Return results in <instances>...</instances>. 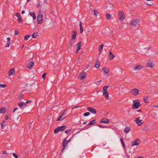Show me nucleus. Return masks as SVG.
I'll return each instance as SVG.
<instances>
[{
    "label": "nucleus",
    "mask_w": 158,
    "mask_h": 158,
    "mask_svg": "<svg viewBox=\"0 0 158 158\" xmlns=\"http://www.w3.org/2000/svg\"><path fill=\"white\" fill-rule=\"evenodd\" d=\"M141 106L140 101L139 100L133 101V104L132 105L133 109H138L139 107H140Z\"/></svg>",
    "instance_id": "obj_1"
},
{
    "label": "nucleus",
    "mask_w": 158,
    "mask_h": 158,
    "mask_svg": "<svg viewBox=\"0 0 158 158\" xmlns=\"http://www.w3.org/2000/svg\"><path fill=\"white\" fill-rule=\"evenodd\" d=\"M139 22L140 20L139 19H132L130 21V25L135 27H137Z\"/></svg>",
    "instance_id": "obj_2"
},
{
    "label": "nucleus",
    "mask_w": 158,
    "mask_h": 158,
    "mask_svg": "<svg viewBox=\"0 0 158 158\" xmlns=\"http://www.w3.org/2000/svg\"><path fill=\"white\" fill-rule=\"evenodd\" d=\"M108 87L109 86H105L103 87V88L102 92L103 95L107 99H108L109 97V93L107 91V89Z\"/></svg>",
    "instance_id": "obj_3"
},
{
    "label": "nucleus",
    "mask_w": 158,
    "mask_h": 158,
    "mask_svg": "<svg viewBox=\"0 0 158 158\" xmlns=\"http://www.w3.org/2000/svg\"><path fill=\"white\" fill-rule=\"evenodd\" d=\"M66 127L67 126L65 125L58 127L54 130V132L57 133L60 131H63L66 129Z\"/></svg>",
    "instance_id": "obj_4"
},
{
    "label": "nucleus",
    "mask_w": 158,
    "mask_h": 158,
    "mask_svg": "<svg viewBox=\"0 0 158 158\" xmlns=\"http://www.w3.org/2000/svg\"><path fill=\"white\" fill-rule=\"evenodd\" d=\"M130 92L133 96H136L139 94V90L137 89H134L131 90Z\"/></svg>",
    "instance_id": "obj_5"
},
{
    "label": "nucleus",
    "mask_w": 158,
    "mask_h": 158,
    "mask_svg": "<svg viewBox=\"0 0 158 158\" xmlns=\"http://www.w3.org/2000/svg\"><path fill=\"white\" fill-rule=\"evenodd\" d=\"M135 122L138 126H141L143 123V122L142 120L140 119L139 117L136 118H135Z\"/></svg>",
    "instance_id": "obj_6"
},
{
    "label": "nucleus",
    "mask_w": 158,
    "mask_h": 158,
    "mask_svg": "<svg viewBox=\"0 0 158 158\" xmlns=\"http://www.w3.org/2000/svg\"><path fill=\"white\" fill-rule=\"evenodd\" d=\"M119 19L120 21L123 20L125 19V15L123 12L120 11L118 12Z\"/></svg>",
    "instance_id": "obj_7"
},
{
    "label": "nucleus",
    "mask_w": 158,
    "mask_h": 158,
    "mask_svg": "<svg viewBox=\"0 0 158 158\" xmlns=\"http://www.w3.org/2000/svg\"><path fill=\"white\" fill-rule=\"evenodd\" d=\"M43 19V15L42 14H39L37 17V23L38 24L41 23V21Z\"/></svg>",
    "instance_id": "obj_8"
},
{
    "label": "nucleus",
    "mask_w": 158,
    "mask_h": 158,
    "mask_svg": "<svg viewBox=\"0 0 158 158\" xmlns=\"http://www.w3.org/2000/svg\"><path fill=\"white\" fill-rule=\"evenodd\" d=\"M86 77V73L84 71H83L80 74L79 76V78L82 80L84 79H85Z\"/></svg>",
    "instance_id": "obj_9"
},
{
    "label": "nucleus",
    "mask_w": 158,
    "mask_h": 158,
    "mask_svg": "<svg viewBox=\"0 0 158 158\" xmlns=\"http://www.w3.org/2000/svg\"><path fill=\"white\" fill-rule=\"evenodd\" d=\"M140 143V140L138 139H137L133 141L132 142L131 146H138L139 145Z\"/></svg>",
    "instance_id": "obj_10"
},
{
    "label": "nucleus",
    "mask_w": 158,
    "mask_h": 158,
    "mask_svg": "<svg viewBox=\"0 0 158 158\" xmlns=\"http://www.w3.org/2000/svg\"><path fill=\"white\" fill-rule=\"evenodd\" d=\"M66 114L64 112L60 116L59 118L56 121H62L65 119L66 117Z\"/></svg>",
    "instance_id": "obj_11"
},
{
    "label": "nucleus",
    "mask_w": 158,
    "mask_h": 158,
    "mask_svg": "<svg viewBox=\"0 0 158 158\" xmlns=\"http://www.w3.org/2000/svg\"><path fill=\"white\" fill-rule=\"evenodd\" d=\"M155 65V64L153 62L151 61H148L147 64V67H149L151 68H152Z\"/></svg>",
    "instance_id": "obj_12"
},
{
    "label": "nucleus",
    "mask_w": 158,
    "mask_h": 158,
    "mask_svg": "<svg viewBox=\"0 0 158 158\" xmlns=\"http://www.w3.org/2000/svg\"><path fill=\"white\" fill-rule=\"evenodd\" d=\"M87 110L93 114H95L97 113V111L96 110L92 107H88L87 108Z\"/></svg>",
    "instance_id": "obj_13"
},
{
    "label": "nucleus",
    "mask_w": 158,
    "mask_h": 158,
    "mask_svg": "<svg viewBox=\"0 0 158 158\" xmlns=\"http://www.w3.org/2000/svg\"><path fill=\"white\" fill-rule=\"evenodd\" d=\"M143 67L142 66L140 65H138L133 67V69L136 71H139L141 70V69L143 68Z\"/></svg>",
    "instance_id": "obj_14"
},
{
    "label": "nucleus",
    "mask_w": 158,
    "mask_h": 158,
    "mask_svg": "<svg viewBox=\"0 0 158 158\" xmlns=\"http://www.w3.org/2000/svg\"><path fill=\"white\" fill-rule=\"evenodd\" d=\"M102 71L104 74H106L110 72V69L108 68L104 67L102 69Z\"/></svg>",
    "instance_id": "obj_15"
},
{
    "label": "nucleus",
    "mask_w": 158,
    "mask_h": 158,
    "mask_svg": "<svg viewBox=\"0 0 158 158\" xmlns=\"http://www.w3.org/2000/svg\"><path fill=\"white\" fill-rule=\"evenodd\" d=\"M100 122L102 123H105V124H108L110 122V121L108 119H107L106 118H102L101 120L100 121Z\"/></svg>",
    "instance_id": "obj_16"
},
{
    "label": "nucleus",
    "mask_w": 158,
    "mask_h": 158,
    "mask_svg": "<svg viewBox=\"0 0 158 158\" xmlns=\"http://www.w3.org/2000/svg\"><path fill=\"white\" fill-rule=\"evenodd\" d=\"M34 63L32 61H30L28 63V65L27 67L30 69H31L32 68V67L34 65Z\"/></svg>",
    "instance_id": "obj_17"
},
{
    "label": "nucleus",
    "mask_w": 158,
    "mask_h": 158,
    "mask_svg": "<svg viewBox=\"0 0 158 158\" xmlns=\"http://www.w3.org/2000/svg\"><path fill=\"white\" fill-rule=\"evenodd\" d=\"M18 106L22 109H24L27 106V105L24 103L19 102Z\"/></svg>",
    "instance_id": "obj_18"
},
{
    "label": "nucleus",
    "mask_w": 158,
    "mask_h": 158,
    "mask_svg": "<svg viewBox=\"0 0 158 158\" xmlns=\"http://www.w3.org/2000/svg\"><path fill=\"white\" fill-rule=\"evenodd\" d=\"M68 143V142H67L66 139H64L63 142V150L67 146Z\"/></svg>",
    "instance_id": "obj_19"
},
{
    "label": "nucleus",
    "mask_w": 158,
    "mask_h": 158,
    "mask_svg": "<svg viewBox=\"0 0 158 158\" xmlns=\"http://www.w3.org/2000/svg\"><path fill=\"white\" fill-rule=\"evenodd\" d=\"M15 70L14 69H11L8 72L9 76L13 75L15 74Z\"/></svg>",
    "instance_id": "obj_20"
},
{
    "label": "nucleus",
    "mask_w": 158,
    "mask_h": 158,
    "mask_svg": "<svg viewBox=\"0 0 158 158\" xmlns=\"http://www.w3.org/2000/svg\"><path fill=\"white\" fill-rule=\"evenodd\" d=\"M77 34V33L76 31H73V34L71 38V40L72 41H74L75 40L76 38V36Z\"/></svg>",
    "instance_id": "obj_21"
},
{
    "label": "nucleus",
    "mask_w": 158,
    "mask_h": 158,
    "mask_svg": "<svg viewBox=\"0 0 158 158\" xmlns=\"http://www.w3.org/2000/svg\"><path fill=\"white\" fill-rule=\"evenodd\" d=\"M15 16L18 18V21L19 22H23V20L22 19V18L20 15H19V13H16L15 14Z\"/></svg>",
    "instance_id": "obj_22"
},
{
    "label": "nucleus",
    "mask_w": 158,
    "mask_h": 158,
    "mask_svg": "<svg viewBox=\"0 0 158 158\" xmlns=\"http://www.w3.org/2000/svg\"><path fill=\"white\" fill-rule=\"evenodd\" d=\"M108 56L110 60L113 59L115 57V56L111 52H110L108 55Z\"/></svg>",
    "instance_id": "obj_23"
},
{
    "label": "nucleus",
    "mask_w": 158,
    "mask_h": 158,
    "mask_svg": "<svg viewBox=\"0 0 158 158\" xmlns=\"http://www.w3.org/2000/svg\"><path fill=\"white\" fill-rule=\"evenodd\" d=\"M30 15L33 17V20H35L36 18V16L35 15V12L33 11L31 12L30 13Z\"/></svg>",
    "instance_id": "obj_24"
},
{
    "label": "nucleus",
    "mask_w": 158,
    "mask_h": 158,
    "mask_svg": "<svg viewBox=\"0 0 158 158\" xmlns=\"http://www.w3.org/2000/svg\"><path fill=\"white\" fill-rule=\"evenodd\" d=\"M7 42L6 44V45L5 46L6 47H8L10 46V38H7Z\"/></svg>",
    "instance_id": "obj_25"
},
{
    "label": "nucleus",
    "mask_w": 158,
    "mask_h": 158,
    "mask_svg": "<svg viewBox=\"0 0 158 158\" xmlns=\"http://www.w3.org/2000/svg\"><path fill=\"white\" fill-rule=\"evenodd\" d=\"M100 65V62L98 60L95 63L94 66L96 68H99Z\"/></svg>",
    "instance_id": "obj_26"
},
{
    "label": "nucleus",
    "mask_w": 158,
    "mask_h": 158,
    "mask_svg": "<svg viewBox=\"0 0 158 158\" xmlns=\"http://www.w3.org/2000/svg\"><path fill=\"white\" fill-rule=\"evenodd\" d=\"M130 128L128 127H126L124 130V132L125 133H127L130 131Z\"/></svg>",
    "instance_id": "obj_27"
},
{
    "label": "nucleus",
    "mask_w": 158,
    "mask_h": 158,
    "mask_svg": "<svg viewBox=\"0 0 158 158\" xmlns=\"http://www.w3.org/2000/svg\"><path fill=\"white\" fill-rule=\"evenodd\" d=\"M6 110V109L4 107L1 108L0 109V113H4L5 112Z\"/></svg>",
    "instance_id": "obj_28"
},
{
    "label": "nucleus",
    "mask_w": 158,
    "mask_h": 158,
    "mask_svg": "<svg viewBox=\"0 0 158 158\" xmlns=\"http://www.w3.org/2000/svg\"><path fill=\"white\" fill-rule=\"evenodd\" d=\"M82 42H79L77 44V48L79 49H80L82 47L81 45Z\"/></svg>",
    "instance_id": "obj_29"
},
{
    "label": "nucleus",
    "mask_w": 158,
    "mask_h": 158,
    "mask_svg": "<svg viewBox=\"0 0 158 158\" xmlns=\"http://www.w3.org/2000/svg\"><path fill=\"white\" fill-rule=\"evenodd\" d=\"M80 32L81 33H82L83 32V29L82 27L81 22H80Z\"/></svg>",
    "instance_id": "obj_30"
},
{
    "label": "nucleus",
    "mask_w": 158,
    "mask_h": 158,
    "mask_svg": "<svg viewBox=\"0 0 158 158\" xmlns=\"http://www.w3.org/2000/svg\"><path fill=\"white\" fill-rule=\"evenodd\" d=\"M38 34L37 32L34 33L32 36L33 38H36L38 36Z\"/></svg>",
    "instance_id": "obj_31"
},
{
    "label": "nucleus",
    "mask_w": 158,
    "mask_h": 158,
    "mask_svg": "<svg viewBox=\"0 0 158 158\" xmlns=\"http://www.w3.org/2000/svg\"><path fill=\"white\" fill-rule=\"evenodd\" d=\"M30 37V35H25L24 36V40H28Z\"/></svg>",
    "instance_id": "obj_32"
},
{
    "label": "nucleus",
    "mask_w": 158,
    "mask_h": 158,
    "mask_svg": "<svg viewBox=\"0 0 158 158\" xmlns=\"http://www.w3.org/2000/svg\"><path fill=\"white\" fill-rule=\"evenodd\" d=\"M6 122L5 121H3L1 124V127L2 129H4L6 126Z\"/></svg>",
    "instance_id": "obj_33"
},
{
    "label": "nucleus",
    "mask_w": 158,
    "mask_h": 158,
    "mask_svg": "<svg viewBox=\"0 0 158 158\" xmlns=\"http://www.w3.org/2000/svg\"><path fill=\"white\" fill-rule=\"evenodd\" d=\"M96 121V120L95 119H94V120H93L92 121H91V122H90L89 123V124L88 125H91V124H93L94 123H95V121Z\"/></svg>",
    "instance_id": "obj_34"
},
{
    "label": "nucleus",
    "mask_w": 158,
    "mask_h": 158,
    "mask_svg": "<svg viewBox=\"0 0 158 158\" xmlns=\"http://www.w3.org/2000/svg\"><path fill=\"white\" fill-rule=\"evenodd\" d=\"M106 16L107 19H110L111 17V15L110 14H106Z\"/></svg>",
    "instance_id": "obj_35"
},
{
    "label": "nucleus",
    "mask_w": 158,
    "mask_h": 158,
    "mask_svg": "<svg viewBox=\"0 0 158 158\" xmlns=\"http://www.w3.org/2000/svg\"><path fill=\"white\" fill-rule=\"evenodd\" d=\"M103 47V44H101L99 47V51H100L102 50Z\"/></svg>",
    "instance_id": "obj_36"
},
{
    "label": "nucleus",
    "mask_w": 158,
    "mask_h": 158,
    "mask_svg": "<svg viewBox=\"0 0 158 158\" xmlns=\"http://www.w3.org/2000/svg\"><path fill=\"white\" fill-rule=\"evenodd\" d=\"M120 141L122 144V145H123V148H125V144H124V143L123 142V140L122 138H120Z\"/></svg>",
    "instance_id": "obj_37"
},
{
    "label": "nucleus",
    "mask_w": 158,
    "mask_h": 158,
    "mask_svg": "<svg viewBox=\"0 0 158 158\" xmlns=\"http://www.w3.org/2000/svg\"><path fill=\"white\" fill-rule=\"evenodd\" d=\"M148 97H146V98H144V99H143L144 101L146 103H147L148 102Z\"/></svg>",
    "instance_id": "obj_38"
},
{
    "label": "nucleus",
    "mask_w": 158,
    "mask_h": 158,
    "mask_svg": "<svg viewBox=\"0 0 158 158\" xmlns=\"http://www.w3.org/2000/svg\"><path fill=\"white\" fill-rule=\"evenodd\" d=\"M23 95L22 94H21L19 95V99L21 100L23 98Z\"/></svg>",
    "instance_id": "obj_39"
},
{
    "label": "nucleus",
    "mask_w": 158,
    "mask_h": 158,
    "mask_svg": "<svg viewBox=\"0 0 158 158\" xmlns=\"http://www.w3.org/2000/svg\"><path fill=\"white\" fill-rule=\"evenodd\" d=\"M90 114V113L89 112H86L83 114V116H88Z\"/></svg>",
    "instance_id": "obj_40"
},
{
    "label": "nucleus",
    "mask_w": 158,
    "mask_h": 158,
    "mask_svg": "<svg viewBox=\"0 0 158 158\" xmlns=\"http://www.w3.org/2000/svg\"><path fill=\"white\" fill-rule=\"evenodd\" d=\"M74 44V43L70 42L69 45V47L70 48H71L73 45V44Z\"/></svg>",
    "instance_id": "obj_41"
},
{
    "label": "nucleus",
    "mask_w": 158,
    "mask_h": 158,
    "mask_svg": "<svg viewBox=\"0 0 158 158\" xmlns=\"http://www.w3.org/2000/svg\"><path fill=\"white\" fill-rule=\"evenodd\" d=\"M71 131V129H70L69 130H66L65 131V133L66 134H68Z\"/></svg>",
    "instance_id": "obj_42"
},
{
    "label": "nucleus",
    "mask_w": 158,
    "mask_h": 158,
    "mask_svg": "<svg viewBox=\"0 0 158 158\" xmlns=\"http://www.w3.org/2000/svg\"><path fill=\"white\" fill-rule=\"evenodd\" d=\"M6 85H4L2 84H1L0 85V88H5L6 87Z\"/></svg>",
    "instance_id": "obj_43"
},
{
    "label": "nucleus",
    "mask_w": 158,
    "mask_h": 158,
    "mask_svg": "<svg viewBox=\"0 0 158 158\" xmlns=\"http://www.w3.org/2000/svg\"><path fill=\"white\" fill-rule=\"evenodd\" d=\"M94 13L95 16H97L98 14V12L95 10H94Z\"/></svg>",
    "instance_id": "obj_44"
},
{
    "label": "nucleus",
    "mask_w": 158,
    "mask_h": 158,
    "mask_svg": "<svg viewBox=\"0 0 158 158\" xmlns=\"http://www.w3.org/2000/svg\"><path fill=\"white\" fill-rule=\"evenodd\" d=\"M13 156L15 158H18V156L17 154L15 153H13Z\"/></svg>",
    "instance_id": "obj_45"
},
{
    "label": "nucleus",
    "mask_w": 158,
    "mask_h": 158,
    "mask_svg": "<svg viewBox=\"0 0 158 158\" xmlns=\"http://www.w3.org/2000/svg\"><path fill=\"white\" fill-rule=\"evenodd\" d=\"M46 74V73H44L43 74V75H42V78L44 79L45 78V75Z\"/></svg>",
    "instance_id": "obj_46"
},
{
    "label": "nucleus",
    "mask_w": 158,
    "mask_h": 158,
    "mask_svg": "<svg viewBox=\"0 0 158 158\" xmlns=\"http://www.w3.org/2000/svg\"><path fill=\"white\" fill-rule=\"evenodd\" d=\"M14 34L15 35H18V31H17V30H15V33Z\"/></svg>",
    "instance_id": "obj_47"
},
{
    "label": "nucleus",
    "mask_w": 158,
    "mask_h": 158,
    "mask_svg": "<svg viewBox=\"0 0 158 158\" xmlns=\"http://www.w3.org/2000/svg\"><path fill=\"white\" fill-rule=\"evenodd\" d=\"M18 109V108H17V107L15 108L14 109V110H13V112H15V111Z\"/></svg>",
    "instance_id": "obj_48"
},
{
    "label": "nucleus",
    "mask_w": 158,
    "mask_h": 158,
    "mask_svg": "<svg viewBox=\"0 0 158 158\" xmlns=\"http://www.w3.org/2000/svg\"><path fill=\"white\" fill-rule=\"evenodd\" d=\"M98 126L100 127H102V128H105V127H103L102 126H101V125H98Z\"/></svg>",
    "instance_id": "obj_49"
},
{
    "label": "nucleus",
    "mask_w": 158,
    "mask_h": 158,
    "mask_svg": "<svg viewBox=\"0 0 158 158\" xmlns=\"http://www.w3.org/2000/svg\"><path fill=\"white\" fill-rule=\"evenodd\" d=\"M2 153L3 154H7V153L6 151H3L2 152Z\"/></svg>",
    "instance_id": "obj_50"
},
{
    "label": "nucleus",
    "mask_w": 158,
    "mask_h": 158,
    "mask_svg": "<svg viewBox=\"0 0 158 158\" xmlns=\"http://www.w3.org/2000/svg\"><path fill=\"white\" fill-rule=\"evenodd\" d=\"M79 50H80V49L77 48V50H76V53H77L79 51Z\"/></svg>",
    "instance_id": "obj_51"
},
{
    "label": "nucleus",
    "mask_w": 158,
    "mask_h": 158,
    "mask_svg": "<svg viewBox=\"0 0 158 158\" xmlns=\"http://www.w3.org/2000/svg\"><path fill=\"white\" fill-rule=\"evenodd\" d=\"M137 158H143V156H138Z\"/></svg>",
    "instance_id": "obj_52"
},
{
    "label": "nucleus",
    "mask_w": 158,
    "mask_h": 158,
    "mask_svg": "<svg viewBox=\"0 0 158 158\" xmlns=\"http://www.w3.org/2000/svg\"><path fill=\"white\" fill-rule=\"evenodd\" d=\"M153 107L158 108V105L154 106Z\"/></svg>",
    "instance_id": "obj_53"
},
{
    "label": "nucleus",
    "mask_w": 158,
    "mask_h": 158,
    "mask_svg": "<svg viewBox=\"0 0 158 158\" xmlns=\"http://www.w3.org/2000/svg\"><path fill=\"white\" fill-rule=\"evenodd\" d=\"M71 139H70L69 140H68L67 141V142H68V143L70 141Z\"/></svg>",
    "instance_id": "obj_54"
},
{
    "label": "nucleus",
    "mask_w": 158,
    "mask_h": 158,
    "mask_svg": "<svg viewBox=\"0 0 158 158\" xmlns=\"http://www.w3.org/2000/svg\"><path fill=\"white\" fill-rule=\"evenodd\" d=\"M8 119V117L7 115L6 116V117L5 118V119L7 120Z\"/></svg>",
    "instance_id": "obj_55"
},
{
    "label": "nucleus",
    "mask_w": 158,
    "mask_h": 158,
    "mask_svg": "<svg viewBox=\"0 0 158 158\" xmlns=\"http://www.w3.org/2000/svg\"><path fill=\"white\" fill-rule=\"evenodd\" d=\"M80 107V106H75V107H74L73 108V109L74 108H78V107Z\"/></svg>",
    "instance_id": "obj_56"
},
{
    "label": "nucleus",
    "mask_w": 158,
    "mask_h": 158,
    "mask_svg": "<svg viewBox=\"0 0 158 158\" xmlns=\"http://www.w3.org/2000/svg\"><path fill=\"white\" fill-rule=\"evenodd\" d=\"M21 13L22 14H24V13H25V11H24V10H23L22 12H21Z\"/></svg>",
    "instance_id": "obj_57"
},
{
    "label": "nucleus",
    "mask_w": 158,
    "mask_h": 158,
    "mask_svg": "<svg viewBox=\"0 0 158 158\" xmlns=\"http://www.w3.org/2000/svg\"><path fill=\"white\" fill-rule=\"evenodd\" d=\"M137 111L139 112H142V110H137Z\"/></svg>",
    "instance_id": "obj_58"
},
{
    "label": "nucleus",
    "mask_w": 158,
    "mask_h": 158,
    "mask_svg": "<svg viewBox=\"0 0 158 158\" xmlns=\"http://www.w3.org/2000/svg\"><path fill=\"white\" fill-rule=\"evenodd\" d=\"M30 102V101H28L26 102V103H28V102Z\"/></svg>",
    "instance_id": "obj_59"
},
{
    "label": "nucleus",
    "mask_w": 158,
    "mask_h": 158,
    "mask_svg": "<svg viewBox=\"0 0 158 158\" xmlns=\"http://www.w3.org/2000/svg\"><path fill=\"white\" fill-rule=\"evenodd\" d=\"M89 65L88 66H87V67L86 69H84V70H86V69H88V68H89Z\"/></svg>",
    "instance_id": "obj_60"
},
{
    "label": "nucleus",
    "mask_w": 158,
    "mask_h": 158,
    "mask_svg": "<svg viewBox=\"0 0 158 158\" xmlns=\"http://www.w3.org/2000/svg\"><path fill=\"white\" fill-rule=\"evenodd\" d=\"M101 81H97V83H99Z\"/></svg>",
    "instance_id": "obj_61"
},
{
    "label": "nucleus",
    "mask_w": 158,
    "mask_h": 158,
    "mask_svg": "<svg viewBox=\"0 0 158 158\" xmlns=\"http://www.w3.org/2000/svg\"><path fill=\"white\" fill-rule=\"evenodd\" d=\"M86 123V122H85L83 123V124H85Z\"/></svg>",
    "instance_id": "obj_62"
},
{
    "label": "nucleus",
    "mask_w": 158,
    "mask_h": 158,
    "mask_svg": "<svg viewBox=\"0 0 158 158\" xmlns=\"http://www.w3.org/2000/svg\"><path fill=\"white\" fill-rule=\"evenodd\" d=\"M39 6H40V5H38L37 6V7H39Z\"/></svg>",
    "instance_id": "obj_63"
},
{
    "label": "nucleus",
    "mask_w": 158,
    "mask_h": 158,
    "mask_svg": "<svg viewBox=\"0 0 158 158\" xmlns=\"http://www.w3.org/2000/svg\"><path fill=\"white\" fill-rule=\"evenodd\" d=\"M30 0H27V2H29Z\"/></svg>",
    "instance_id": "obj_64"
}]
</instances>
